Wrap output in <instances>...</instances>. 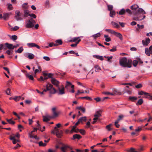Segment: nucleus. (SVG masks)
I'll use <instances>...</instances> for the list:
<instances>
[{
  "mask_svg": "<svg viewBox=\"0 0 152 152\" xmlns=\"http://www.w3.org/2000/svg\"><path fill=\"white\" fill-rule=\"evenodd\" d=\"M139 7L136 4H134L131 6V9L132 10L133 19L136 21H140L144 19L145 16L142 14H145V12L142 8H138Z\"/></svg>",
  "mask_w": 152,
  "mask_h": 152,
  "instance_id": "1",
  "label": "nucleus"
},
{
  "mask_svg": "<svg viewBox=\"0 0 152 152\" xmlns=\"http://www.w3.org/2000/svg\"><path fill=\"white\" fill-rule=\"evenodd\" d=\"M120 65L122 67L130 68L132 67V60L126 58H122L119 60Z\"/></svg>",
  "mask_w": 152,
  "mask_h": 152,
  "instance_id": "2",
  "label": "nucleus"
},
{
  "mask_svg": "<svg viewBox=\"0 0 152 152\" xmlns=\"http://www.w3.org/2000/svg\"><path fill=\"white\" fill-rule=\"evenodd\" d=\"M25 17L23 12H20L18 10H16L15 14V18L17 21L21 20L23 19V18Z\"/></svg>",
  "mask_w": 152,
  "mask_h": 152,
  "instance_id": "3",
  "label": "nucleus"
},
{
  "mask_svg": "<svg viewBox=\"0 0 152 152\" xmlns=\"http://www.w3.org/2000/svg\"><path fill=\"white\" fill-rule=\"evenodd\" d=\"M46 89H44V91H50V93L52 94H55L57 92L56 90L53 87V85L49 83H48L46 85Z\"/></svg>",
  "mask_w": 152,
  "mask_h": 152,
  "instance_id": "4",
  "label": "nucleus"
},
{
  "mask_svg": "<svg viewBox=\"0 0 152 152\" xmlns=\"http://www.w3.org/2000/svg\"><path fill=\"white\" fill-rule=\"evenodd\" d=\"M35 21L32 18L28 20L26 22V27L28 28H30L33 27Z\"/></svg>",
  "mask_w": 152,
  "mask_h": 152,
  "instance_id": "5",
  "label": "nucleus"
},
{
  "mask_svg": "<svg viewBox=\"0 0 152 152\" xmlns=\"http://www.w3.org/2000/svg\"><path fill=\"white\" fill-rule=\"evenodd\" d=\"M54 130L56 131L57 137L59 138H61L62 136L63 133L62 131L57 129L56 126L54 127Z\"/></svg>",
  "mask_w": 152,
  "mask_h": 152,
  "instance_id": "6",
  "label": "nucleus"
},
{
  "mask_svg": "<svg viewBox=\"0 0 152 152\" xmlns=\"http://www.w3.org/2000/svg\"><path fill=\"white\" fill-rule=\"evenodd\" d=\"M145 52L146 54L148 56H150V54H152V45H151L148 49L146 48Z\"/></svg>",
  "mask_w": 152,
  "mask_h": 152,
  "instance_id": "7",
  "label": "nucleus"
},
{
  "mask_svg": "<svg viewBox=\"0 0 152 152\" xmlns=\"http://www.w3.org/2000/svg\"><path fill=\"white\" fill-rule=\"evenodd\" d=\"M51 81L52 84L56 86V87H59V82L56 79L53 78H52L51 80Z\"/></svg>",
  "mask_w": 152,
  "mask_h": 152,
  "instance_id": "8",
  "label": "nucleus"
},
{
  "mask_svg": "<svg viewBox=\"0 0 152 152\" xmlns=\"http://www.w3.org/2000/svg\"><path fill=\"white\" fill-rule=\"evenodd\" d=\"M5 46H4V47L6 46L10 50H13V45L12 44L6 43H5Z\"/></svg>",
  "mask_w": 152,
  "mask_h": 152,
  "instance_id": "9",
  "label": "nucleus"
},
{
  "mask_svg": "<svg viewBox=\"0 0 152 152\" xmlns=\"http://www.w3.org/2000/svg\"><path fill=\"white\" fill-rule=\"evenodd\" d=\"M150 39L149 38H146L145 41L144 40H142V43L143 45L144 46H147L148 44L150 43Z\"/></svg>",
  "mask_w": 152,
  "mask_h": 152,
  "instance_id": "10",
  "label": "nucleus"
},
{
  "mask_svg": "<svg viewBox=\"0 0 152 152\" xmlns=\"http://www.w3.org/2000/svg\"><path fill=\"white\" fill-rule=\"evenodd\" d=\"M113 34L115 35L117 37L119 38L120 40L121 41L123 40L122 36V34L120 33H118L115 31Z\"/></svg>",
  "mask_w": 152,
  "mask_h": 152,
  "instance_id": "11",
  "label": "nucleus"
},
{
  "mask_svg": "<svg viewBox=\"0 0 152 152\" xmlns=\"http://www.w3.org/2000/svg\"><path fill=\"white\" fill-rule=\"evenodd\" d=\"M52 117H51V116L47 115L46 116H43V121L44 122H47L48 121L50 120V119Z\"/></svg>",
  "mask_w": 152,
  "mask_h": 152,
  "instance_id": "12",
  "label": "nucleus"
},
{
  "mask_svg": "<svg viewBox=\"0 0 152 152\" xmlns=\"http://www.w3.org/2000/svg\"><path fill=\"white\" fill-rule=\"evenodd\" d=\"M59 90L58 94L60 95H62L65 94L64 88L63 87L61 89L59 87H58Z\"/></svg>",
  "mask_w": 152,
  "mask_h": 152,
  "instance_id": "13",
  "label": "nucleus"
},
{
  "mask_svg": "<svg viewBox=\"0 0 152 152\" xmlns=\"http://www.w3.org/2000/svg\"><path fill=\"white\" fill-rule=\"evenodd\" d=\"M11 13H6L3 14V18L5 20H7L9 18V15L11 14Z\"/></svg>",
  "mask_w": 152,
  "mask_h": 152,
  "instance_id": "14",
  "label": "nucleus"
},
{
  "mask_svg": "<svg viewBox=\"0 0 152 152\" xmlns=\"http://www.w3.org/2000/svg\"><path fill=\"white\" fill-rule=\"evenodd\" d=\"M71 86V88H74V86L72 84V83L68 81L66 82V83L65 86V88H67L68 87Z\"/></svg>",
  "mask_w": 152,
  "mask_h": 152,
  "instance_id": "15",
  "label": "nucleus"
},
{
  "mask_svg": "<svg viewBox=\"0 0 152 152\" xmlns=\"http://www.w3.org/2000/svg\"><path fill=\"white\" fill-rule=\"evenodd\" d=\"M138 94L139 95H144L145 96V98H148V95H149V94L144 92L143 91H141L140 92H139L138 93Z\"/></svg>",
  "mask_w": 152,
  "mask_h": 152,
  "instance_id": "16",
  "label": "nucleus"
},
{
  "mask_svg": "<svg viewBox=\"0 0 152 152\" xmlns=\"http://www.w3.org/2000/svg\"><path fill=\"white\" fill-rule=\"evenodd\" d=\"M102 112V111L101 110L97 111L94 116L95 117H96L97 118L101 116V113Z\"/></svg>",
  "mask_w": 152,
  "mask_h": 152,
  "instance_id": "17",
  "label": "nucleus"
},
{
  "mask_svg": "<svg viewBox=\"0 0 152 152\" xmlns=\"http://www.w3.org/2000/svg\"><path fill=\"white\" fill-rule=\"evenodd\" d=\"M80 122L78 121L76 123L75 125L72 126V130L70 131V132L72 133L73 132V130L75 129H76L77 126L79 124Z\"/></svg>",
  "mask_w": 152,
  "mask_h": 152,
  "instance_id": "18",
  "label": "nucleus"
},
{
  "mask_svg": "<svg viewBox=\"0 0 152 152\" xmlns=\"http://www.w3.org/2000/svg\"><path fill=\"white\" fill-rule=\"evenodd\" d=\"M104 37L105 38V41L107 42H110L111 40L110 38L108 35H104Z\"/></svg>",
  "mask_w": 152,
  "mask_h": 152,
  "instance_id": "19",
  "label": "nucleus"
},
{
  "mask_svg": "<svg viewBox=\"0 0 152 152\" xmlns=\"http://www.w3.org/2000/svg\"><path fill=\"white\" fill-rule=\"evenodd\" d=\"M25 56L28 57H34V55L33 54L30 53H26L25 54Z\"/></svg>",
  "mask_w": 152,
  "mask_h": 152,
  "instance_id": "20",
  "label": "nucleus"
},
{
  "mask_svg": "<svg viewBox=\"0 0 152 152\" xmlns=\"http://www.w3.org/2000/svg\"><path fill=\"white\" fill-rule=\"evenodd\" d=\"M111 23L112 24L113 26H114L116 28H118L120 27L119 25L118 24H117V23H116L115 22H114L113 21H112L111 22Z\"/></svg>",
  "mask_w": 152,
  "mask_h": 152,
  "instance_id": "21",
  "label": "nucleus"
},
{
  "mask_svg": "<svg viewBox=\"0 0 152 152\" xmlns=\"http://www.w3.org/2000/svg\"><path fill=\"white\" fill-rule=\"evenodd\" d=\"M82 137L79 134H75L73 135V138L74 139H79Z\"/></svg>",
  "mask_w": 152,
  "mask_h": 152,
  "instance_id": "22",
  "label": "nucleus"
},
{
  "mask_svg": "<svg viewBox=\"0 0 152 152\" xmlns=\"http://www.w3.org/2000/svg\"><path fill=\"white\" fill-rule=\"evenodd\" d=\"M23 13L25 16V18L27 17L28 15H29V11L28 10H24L23 11Z\"/></svg>",
  "mask_w": 152,
  "mask_h": 152,
  "instance_id": "23",
  "label": "nucleus"
},
{
  "mask_svg": "<svg viewBox=\"0 0 152 152\" xmlns=\"http://www.w3.org/2000/svg\"><path fill=\"white\" fill-rule=\"evenodd\" d=\"M23 50V47H20L17 50L15 51L16 53H21Z\"/></svg>",
  "mask_w": 152,
  "mask_h": 152,
  "instance_id": "24",
  "label": "nucleus"
},
{
  "mask_svg": "<svg viewBox=\"0 0 152 152\" xmlns=\"http://www.w3.org/2000/svg\"><path fill=\"white\" fill-rule=\"evenodd\" d=\"M86 120V117L84 116L80 118L78 121L80 122H82L83 121H85Z\"/></svg>",
  "mask_w": 152,
  "mask_h": 152,
  "instance_id": "25",
  "label": "nucleus"
},
{
  "mask_svg": "<svg viewBox=\"0 0 152 152\" xmlns=\"http://www.w3.org/2000/svg\"><path fill=\"white\" fill-rule=\"evenodd\" d=\"M115 15V13L114 10L110 11V16L112 18L114 17Z\"/></svg>",
  "mask_w": 152,
  "mask_h": 152,
  "instance_id": "26",
  "label": "nucleus"
},
{
  "mask_svg": "<svg viewBox=\"0 0 152 152\" xmlns=\"http://www.w3.org/2000/svg\"><path fill=\"white\" fill-rule=\"evenodd\" d=\"M76 109L78 110H80L82 111V112L84 113L85 112V110L86 109L85 108L81 106L80 107H76Z\"/></svg>",
  "mask_w": 152,
  "mask_h": 152,
  "instance_id": "27",
  "label": "nucleus"
},
{
  "mask_svg": "<svg viewBox=\"0 0 152 152\" xmlns=\"http://www.w3.org/2000/svg\"><path fill=\"white\" fill-rule=\"evenodd\" d=\"M125 10L124 8L121 9L118 13V14L120 15H124L125 14Z\"/></svg>",
  "mask_w": 152,
  "mask_h": 152,
  "instance_id": "28",
  "label": "nucleus"
},
{
  "mask_svg": "<svg viewBox=\"0 0 152 152\" xmlns=\"http://www.w3.org/2000/svg\"><path fill=\"white\" fill-rule=\"evenodd\" d=\"M26 76L30 80H34L33 76L31 75H29L28 73H27L26 74Z\"/></svg>",
  "mask_w": 152,
  "mask_h": 152,
  "instance_id": "29",
  "label": "nucleus"
},
{
  "mask_svg": "<svg viewBox=\"0 0 152 152\" xmlns=\"http://www.w3.org/2000/svg\"><path fill=\"white\" fill-rule=\"evenodd\" d=\"M138 63V61L136 60H134L133 61H132V65L133 64V66L136 67Z\"/></svg>",
  "mask_w": 152,
  "mask_h": 152,
  "instance_id": "30",
  "label": "nucleus"
},
{
  "mask_svg": "<svg viewBox=\"0 0 152 152\" xmlns=\"http://www.w3.org/2000/svg\"><path fill=\"white\" fill-rule=\"evenodd\" d=\"M129 99L132 101L135 102V101L137 99V98L135 96H129Z\"/></svg>",
  "mask_w": 152,
  "mask_h": 152,
  "instance_id": "31",
  "label": "nucleus"
},
{
  "mask_svg": "<svg viewBox=\"0 0 152 152\" xmlns=\"http://www.w3.org/2000/svg\"><path fill=\"white\" fill-rule=\"evenodd\" d=\"M56 43L58 44V45H61L62 44L63 42L61 39H58L56 40L55 41Z\"/></svg>",
  "mask_w": 152,
  "mask_h": 152,
  "instance_id": "32",
  "label": "nucleus"
},
{
  "mask_svg": "<svg viewBox=\"0 0 152 152\" xmlns=\"http://www.w3.org/2000/svg\"><path fill=\"white\" fill-rule=\"evenodd\" d=\"M6 120L10 124H15V122L13 121H12L11 119H9L7 118L6 119Z\"/></svg>",
  "mask_w": 152,
  "mask_h": 152,
  "instance_id": "33",
  "label": "nucleus"
},
{
  "mask_svg": "<svg viewBox=\"0 0 152 152\" xmlns=\"http://www.w3.org/2000/svg\"><path fill=\"white\" fill-rule=\"evenodd\" d=\"M80 39L79 37H74L72 39V40H69V41L71 42H76L77 40H78V39Z\"/></svg>",
  "mask_w": 152,
  "mask_h": 152,
  "instance_id": "34",
  "label": "nucleus"
},
{
  "mask_svg": "<svg viewBox=\"0 0 152 152\" xmlns=\"http://www.w3.org/2000/svg\"><path fill=\"white\" fill-rule=\"evenodd\" d=\"M53 116H51V117H52V118H56L57 117L58 115V114L56 112V111L53 112Z\"/></svg>",
  "mask_w": 152,
  "mask_h": 152,
  "instance_id": "35",
  "label": "nucleus"
},
{
  "mask_svg": "<svg viewBox=\"0 0 152 152\" xmlns=\"http://www.w3.org/2000/svg\"><path fill=\"white\" fill-rule=\"evenodd\" d=\"M80 99H86L88 100H92V99L90 97L87 96H84L82 97H80L79 98Z\"/></svg>",
  "mask_w": 152,
  "mask_h": 152,
  "instance_id": "36",
  "label": "nucleus"
},
{
  "mask_svg": "<svg viewBox=\"0 0 152 152\" xmlns=\"http://www.w3.org/2000/svg\"><path fill=\"white\" fill-rule=\"evenodd\" d=\"M7 9L9 10H12L13 7L12 5L10 4H7Z\"/></svg>",
  "mask_w": 152,
  "mask_h": 152,
  "instance_id": "37",
  "label": "nucleus"
},
{
  "mask_svg": "<svg viewBox=\"0 0 152 152\" xmlns=\"http://www.w3.org/2000/svg\"><path fill=\"white\" fill-rule=\"evenodd\" d=\"M35 44L34 43H28L27 45L29 47L32 48L35 47Z\"/></svg>",
  "mask_w": 152,
  "mask_h": 152,
  "instance_id": "38",
  "label": "nucleus"
},
{
  "mask_svg": "<svg viewBox=\"0 0 152 152\" xmlns=\"http://www.w3.org/2000/svg\"><path fill=\"white\" fill-rule=\"evenodd\" d=\"M143 100L142 99H139L136 103V105L139 104L141 105L143 103Z\"/></svg>",
  "mask_w": 152,
  "mask_h": 152,
  "instance_id": "39",
  "label": "nucleus"
},
{
  "mask_svg": "<svg viewBox=\"0 0 152 152\" xmlns=\"http://www.w3.org/2000/svg\"><path fill=\"white\" fill-rule=\"evenodd\" d=\"M125 13L126 12L128 13L130 15H133L132 11L129 9H126V10H125Z\"/></svg>",
  "mask_w": 152,
  "mask_h": 152,
  "instance_id": "40",
  "label": "nucleus"
},
{
  "mask_svg": "<svg viewBox=\"0 0 152 152\" xmlns=\"http://www.w3.org/2000/svg\"><path fill=\"white\" fill-rule=\"evenodd\" d=\"M100 33L99 32L96 34L93 35L92 37H93L94 39H96L98 37H99L100 36Z\"/></svg>",
  "mask_w": 152,
  "mask_h": 152,
  "instance_id": "41",
  "label": "nucleus"
},
{
  "mask_svg": "<svg viewBox=\"0 0 152 152\" xmlns=\"http://www.w3.org/2000/svg\"><path fill=\"white\" fill-rule=\"evenodd\" d=\"M10 39L13 41H15L17 39V37L15 35H13L11 36Z\"/></svg>",
  "mask_w": 152,
  "mask_h": 152,
  "instance_id": "42",
  "label": "nucleus"
},
{
  "mask_svg": "<svg viewBox=\"0 0 152 152\" xmlns=\"http://www.w3.org/2000/svg\"><path fill=\"white\" fill-rule=\"evenodd\" d=\"M6 53L8 55H11L13 53V51L11 50H7L6 51Z\"/></svg>",
  "mask_w": 152,
  "mask_h": 152,
  "instance_id": "43",
  "label": "nucleus"
},
{
  "mask_svg": "<svg viewBox=\"0 0 152 152\" xmlns=\"http://www.w3.org/2000/svg\"><path fill=\"white\" fill-rule=\"evenodd\" d=\"M124 117V115H120L118 116V118L116 121L119 122L120 120H122Z\"/></svg>",
  "mask_w": 152,
  "mask_h": 152,
  "instance_id": "44",
  "label": "nucleus"
},
{
  "mask_svg": "<svg viewBox=\"0 0 152 152\" xmlns=\"http://www.w3.org/2000/svg\"><path fill=\"white\" fill-rule=\"evenodd\" d=\"M39 145L41 146H45L46 145V144L45 143H44L42 141L39 142Z\"/></svg>",
  "mask_w": 152,
  "mask_h": 152,
  "instance_id": "45",
  "label": "nucleus"
},
{
  "mask_svg": "<svg viewBox=\"0 0 152 152\" xmlns=\"http://www.w3.org/2000/svg\"><path fill=\"white\" fill-rule=\"evenodd\" d=\"M107 7L108 10L110 11H112L113 10V6L112 5H107Z\"/></svg>",
  "mask_w": 152,
  "mask_h": 152,
  "instance_id": "46",
  "label": "nucleus"
},
{
  "mask_svg": "<svg viewBox=\"0 0 152 152\" xmlns=\"http://www.w3.org/2000/svg\"><path fill=\"white\" fill-rule=\"evenodd\" d=\"M105 30L106 31L108 32H109L112 34H114V33L115 31L109 29H106Z\"/></svg>",
  "mask_w": 152,
  "mask_h": 152,
  "instance_id": "47",
  "label": "nucleus"
},
{
  "mask_svg": "<svg viewBox=\"0 0 152 152\" xmlns=\"http://www.w3.org/2000/svg\"><path fill=\"white\" fill-rule=\"evenodd\" d=\"M94 68H95V71L96 72H98V71L99 70H101V69L99 67V66L98 65H96L94 66Z\"/></svg>",
  "mask_w": 152,
  "mask_h": 152,
  "instance_id": "48",
  "label": "nucleus"
},
{
  "mask_svg": "<svg viewBox=\"0 0 152 152\" xmlns=\"http://www.w3.org/2000/svg\"><path fill=\"white\" fill-rule=\"evenodd\" d=\"M45 6L47 7H50V5L49 4V1L47 0L45 3Z\"/></svg>",
  "mask_w": 152,
  "mask_h": 152,
  "instance_id": "49",
  "label": "nucleus"
},
{
  "mask_svg": "<svg viewBox=\"0 0 152 152\" xmlns=\"http://www.w3.org/2000/svg\"><path fill=\"white\" fill-rule=\"evenodd\" d=\"M43 75L44 76V80H46L48 78V74L44 73H43Z\"/></svg>",
  "mask_w": 152,
  "mask_h": 152,
  "instance_id": "50",
  "label": "nucleus"
},
{
  "mask_svg": "<svg viewBox=\"0 0 152 152\" xmlns=\"http://www.w3.org/2000/svg\"><path fill=\"white\" fill-rule=\"evenodd\" d=\"M112 125V124H110L106 126V128L108 131H110L111 130V129L110 128V127Z\"/></svg>",
  "mask_w": 152,
  "mask_h": 152,
  "instance_id": "51",
  "label": "nucleus"
},
{
  "mask_svg": "<svg viewBox=\"0 0 152 152\" xmlns=\"http://www.w3.org/2000/svg\"><path fill=\"white\" fill-rule=\"evenodd\" d=\"M58 45V44H57L54 43H49V46L50 47H52L53 46H57Z\"/></svg>",
  "mask_w": 152,
  "mask_h": 152,
  "instance_id": "52",
  "label": "nucleus"
},
{
  "mask_svg": "<svg viewBox=\"0 0 152 152\" xmlns=\"http://www.w3.org/2000/svg\"><path fill=\"white\" fill-rule=\"evenodd\" d=\"M37 127H38V128H39V130H40L41 132H42L43 131H42V130H41V128L40 127V125L39 124V121H37Z\"/></svg>",
  "mask_w": 152,
  "mask_h": 152,
  "instance_id": "53",
  "label": "nucleus"
},
{
  "mask_svg": "<svg viewBox=\"0 0 152 152\" xmlns=\"http://www.w3.org/2000/svg\"><path fill=\"white\" fill-rule=\"evenodd\" d=\"M129 152H138L135 151V149L133 148H131L128 151Z\"/></svg>",
  "mask_w": 152,
  "mask_h": 152,
  "instance_id": "54",
  "label": "nucleus"
},
{
  "mask_svg": "<svg viewBox=\"0 0 152 152\" xmlns=\"http://www.w3.org/2000/svg\"><path fill=\"white\" fill-rule=\"evenodd\" d=\"M141 130H142V127L139 126V127H137V129H136L135 130V131L136 132H139Z\"/></svg>",
  "mask_w": 152,
  "mask_h": 152,
  "instance_id": "55",
  "label": "nucleus"
},
{
  "mask_svg": "<svg viewBox=\"0 0 152 152\" xmlns=\"http://www.w3.org/2000/svg\"><path fill=\"white\" fill-rule=\"evenodd\" d=\"M19 27L18 26H15L14 27L11 28L12 30L13 31H16L19 29Z\"/></svg>",
  "mask_w": 152,
  "mask_h": 152,
  "instance_id": "56",
  "label": "nucleus"
},
{
  "mask_svg": "<svg viewBox=\"0 0 152 152\" xmlns=\"http://www.w3.org/2000/svg\"><path fill=\"white\" fill-rule=\"evenodd\" d=\"M29 16L31 17H32L34 18H36V15L34 14H29Z\"/></svg>",
  "mask_w": 152,
  "mask_h": 152,
  "instance_id": "57",
  "label": "nucleus"
},
{
  "mask_svg": "<svg viewBox=\"0 0 152 152\" xmlns=\"http://www.w3.org/2000/svg\"><path fill=\"white\" fill-rule=\"evenodd\" d=\"M103 93L105 94L111 95H114V94H113V93H110L109 92H104Z\"/></svg>",
  "mask_w": 152,
  "mask_h": 152,
  "instance_id": "58",
  "label": "nucleus"
},
{
  "mask_svg": "<svg viewBox=\"0 0 152 152\" xmlns=\"http://www.w3.org/2000/svg\"><path fill=\"white\" fill-rule=\"evenodd\" d=\"M98 118L96 117H95L93 119L94 121L92 122V124H94L97 121V120L98 119Z\"/></svg>",
  "mask_w": 152,
  "mask_h": 152,
  "instance_id": "59",
  "label": "nucleus"
},
{
  "mask_svg": "<svg viewBox=\"0 0 152 152\" xmlns=\"http://www.w3.org/2000/svg\"><path fill=\"white\" fill-rule=\"evenodd\" d=\"M119 122L116 121L115 122V125L117 128H119V127L120 125L118 124Z\"/></svg>",
  "mask_w": 152,
  "mask_h": 152,
  "instance_id": "60",
  "label": "nucleus"
},
{
  "mask_svg": "<svg viewBox=\"0 0 152 152\" xmlns=\"http://www.w3.org/2000/svg\"><path fill=\"white\" fill-rule=\"evenodd\" d=\"M80 132L82 135H84L85 133V131L83 129H80L79 131Z\"/></svg>",
  "mask_w": 152,
  "mask_h": 152,
  "instance_id": "61",
  "label": "nucleus"
},
{
  "mask_svg": "<svg viewBox=\"0 0 152 152\" xmlns=\"http://www.w3.org/2000/svg\"><path fill=\"white\" fill-rule=\"evenodd\" d=\"M137 26L138 28L140 29H142L144 28V26L143 25H140L139 24H137Z\"/></svg>",
  "mask_w": 152,
  "mask_h": 152,
  "instance_id": "62",
  "label": "nucleus"
},
{
  "mask_svg": "<svg viewBox=\"0 0 152 152\" xmlns=\"http://www.w3.org/2000/svg\"><path fill=\"white\" fill-rule=\"evenodd\" d=\"M10 88H8L7 91H6V94L8 95H10Z\"/></svg>",
  "mask_w": 152,
  "mask_h": 152,
  "instance_id": "63",
  "label": "nucleus"
},
{
  "mask_svg": "<svg viewBox=\"0 0 152 152\" xmlns=\"http://www.w3.org/2000/svg\"><path fill=\"white\" fill-rule=\"evenodd\" d=\"M116 50V47H114L113 48L110 50V51L111 52H114Z\"/></svg>",
  "mask_w": 152,
  "mask_h": 152,
  "instance_id": "64",
  "label": "nucleus"
}]
</instances>
